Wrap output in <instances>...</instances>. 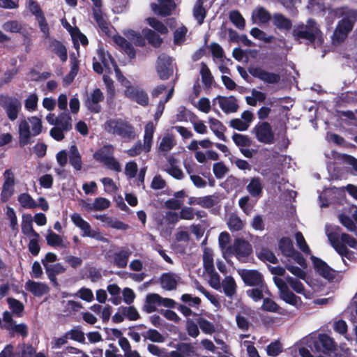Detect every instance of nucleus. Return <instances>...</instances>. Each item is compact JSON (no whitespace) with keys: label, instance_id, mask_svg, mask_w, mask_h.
Wrapping results in <instances>:
<instances>
[{"label":"nucleus","instance_id":"19","mask_svg":"<svg viewBox=\"0 0 357 357\" xmlns=\"http://www.w3.org/2000/svg\"><path fill=\"white\" fill-rule=\"evenodd\" d=\"M214 104H218L219 107L225 113L236 112L238 108L236 100L233 97H225L218 96L213 99Z\"/></svg>","mask_w":357,"mask_h":357},{"label":"nucleus","instance_id":"7","mask_svg":"<svg viewBox=\"0 0 357 357\" xmlns=\"http://www.w3.org/2000/svg\"><path fill=\"white\" fill-rule=\"evenodd\" d=\"M0 105L4 109L9 120L14 121L17 119L22 109V103L19 99L12 96H1Z\"/></svg>","mask_w":357,"mask_h":357},{"label":"nucleus","instance_id":"18","mask_svg":"<svg viewBox=\"0 0 357 357\" xmlns=\"http://www.w3.org/2000/svg\"><path fill=\"white\" fill-rule=\"evenodd\" d=\"M238 273L245 284L248 286H258L263 284L261 274L255 270L239 269Z\"/></svg>","mask_w":357,"mask_h":357},{"label":"nucleus","instance_id":"2","mask_svg":"<svg viewBox=\"0 0 357 357\" xmlns=\"http://www.w3.org/2000/svg\"><path fill=\"white\" fill-rule=\"evenodd\" d=\"M333 12L337 17H344V19L338 22L333 36V43H339L343 41L351 31L353 22L350 19L357 20V10L344 6L337 8Z\"/></svg>","mask_w":357,"mask_h":357},{"label":"nucleus","instance_id":"32","mask_svg":"<svg viewBox=\"0 0 357 357\" xmlns=\"http://www.w3.org/2000/svg\"><path fill=\"white\" fill-rule=\"evenodd\" d=\"M2 29L9 33H21L24 37L26 36L24 31L22 24L17 20H8L2 24Z\"/></svg>","mask_w":357,"mask_h":357},{"label":"nucleus","instance_id":"64","mask_svg":"<svg viewBox=\"0 0 357 357\" xmlns=\"http://www.w3.org/2000/svg\"><path fill=\"white\" fill-rule=\"evenodd\" d=\"M54 52L59 56L62 61H66L67 59V52L65 47L58 41L52 43Z\"/></svg>","mask_w":357,"mask_h":357},{"label":"nucleus","instance_id":"11","mask_svg":"<svg viewBox=\"0 0 357 357\" xmlns=\"http://www.w3.org/2000/svg\"><path fill=\"white\" fill-rule=\"evenodd\" d=\"M227 251L228 255H234L239 260H243L252 252V246L245 240L236 239Z\"/></svg>","mask_w":357,"mask_h":357},{"label":"nucleus","instance_id":"14","mask_svg":"<svg viewBox=\"0 0 357 357\" xmlns=\"http://www.w3.org/2000/svg\"><path fill=\"white\" fill-rule=\"evenodd\" d=\"M156 71L160 79L169 78L174 72L172 59L164 54L160 55L157 61Z\"/></svg>","mask_w":357,"mask_h":357},{"label":"nucleus","instance_id":"54","mask_svg":"<svg viewBox=\"0 0 357 357\" xmlns=\"http://www.w3.org/2000/svg\"><path fill=\"white\" fill-rule=\"evenodd\" d=\"M26 8L36 17V19L44 16L40 5L36 0H27L26 3Z\"/></svg>","mask_w":357,"mask_h":357},{"label":"nucleus","instance_id":"59","mask_svg":"<svg viewBox=\"0 0 357 357\" xmlns=\"http://www.w3.org/2000/svg\"><path fill=\"white\" fill-rule=\"evenodd\" d=\"M29 238L28 248L29 252L34 256L38 255L40 252V248L38 244L40 239V235L37 234V236H29Z\"/></svg>","mask_w":357,"mask_h":357},{"label":"nucleus","instance_id":"10","mask_svg":"<svg viewBox=\"0 0 357 357\" xmlns=\"http://www.w3.org/2000/svg\"><path fill=\"white\" fill-rule=\"evenodd\" d=\"M279 249L286 257L292 259L301 266L305 267V260L303 256L294 248L291 240L288 237H283L279 241Z\"/></svg>","mask_w":357,"mask_h":357},{"label":"nucleus","instance_id":"40","mask_svg":"<svg viewBox=\"0 0 357 357\" xmlns=\"http://www.w3.org/2000/svg\"><path fill=\"white\" fill-rule=\"evenodd\" d=\"M272 22L273 24L280 29L288 30L291 26V21L280 13L273 15Z\"/></svg>","mask_w":357,"mask_h":357},{"label":"nucleus","instance_id":"34","mask_svg":"<svg viewBox=\"0 0 357 357\" xmlns=\"http://www.w3.org/2000/svg\"><path fill=\"white\" fill-rule=\"evenodd\" d=\"M262 189V182L259 177L252 178L247 185V190L252 197L260 196Z\"/></svg>","mask_w":357,"mask_h":357},{"label":"nucleus","instance_id":"36","mask_svg":"<svg viewBox=\"0 0 357 357\" xmlns=\"http://www.w3.org/2000/svg\"><path fill=\"white\" fill-rule=\"evenodd\" d=\"M131 255L129 250H122L114 254V264L119 268H125L127 266L128 259Z\"/></svg>","mask_w":357,"mask_h":357},{"label":"nucleus","instance_id":"27","mask_svg":"<svg viewBox=\"0 0 357 357\" xmlns=\"http://www.w3.org/2000/svg\"><path fill=\"white\" fill-rule=\"evenodd\" d=\"M155 131V126L152 122H149L145 126L143 150L145 152H149L153 144V137Z\"/></svg>","mask_w":357,"mask_h":357},{"label":"nucleus","instance_id":"16","mask_svg":"<svg viewBox=\"0 0 357 357\" xmlns=\"http://www.w3.org/2000/svg\"><path fill=\"white\" fill-rule=\"evenodd\" d=\"M249 73L253 77L267 84H277L280 80V75L279 74L266 71L260 67L250 68Z\"/></svg>","mask_w":357,"mask_h":357},{"label":"nucleus","instance_id":"12","mask_svg":"<svg viewBox=\"0 0 357 357\" xmlns=\"http://www.w3.org/2000/svg\"><path fill=\"white\" fill-rule=\"evenodd\" d=\"M15 178L14 173L10 169H6L3 172V183L1 192V200L7 202L13 195Z\"/></svg>","mask_w":357,"mask_h":357},{"label":"nucleus","instance_id":"61","mask_svg":"<svg viewBox=\"0 0 357 357\" xmlns=\"http://www.w3.org/2000/svg\"><path fill=\"white\" fill-rule=\"evenodd\" d=\"M148 24L160 34H166L168 29L161 22L155 18H148L146 20Z\"/></svg>","mask_w":357,"mask_h":357},{"label":"nucleus","instance_id":"1","mask_svg":"<svg viewBox=\"0 0 357 357\" xmlns=\"http://www.w3.org/2000/svg\"><path fill=\"white\" fill-rule=\"evenodd\" d=\"M273 281L279 289L280 298L292 306L298 307L302 302L298 296L289 290L288 285L297 294H302L307 298H311L310 293L305 291L303 284L298 279L288 276L286 281H284L280 278L274 277Z\"/></svg>","mask_w":357,"mask_h":357},{"label":"nucleus","instance_id":"6","mask_svg":"<svg viewBox=\"0 0 357 357\" xmlns=\"http://www.w3.org/2000/svg\"><path fill=\"white\" fill-rule=\"evenodd\" d=\"M296 38H303L310 42L317 41L321 43L322 37L316 22L312 20H309L305 26H302L294 31Z\"/></svg>","mask_w":357,"mask_h":357},{"label":"nucleus","instance_id":"29","mask_svg":"<svg viewBox=\"0 0 357 357\" xmlns=\"http://www.w3.org/2000/svg\"><path fill=\"white\" fill-rule=\"evenodd\" d=\"M179 277L174 273H165L160 278L161 286L166 290H172L176 288Z\"/></svg>","mask_w":357,"mask_h":357},{"label":"nucleus","instance_id":"28","mask_svg":"<svg viewBox=\"0 0 357 357\" xmlns=\"http://www.w3.org/2000/svg\"><path fill=\"white\" fill-rule=\"evenodd\" d=\"M160 306V296L158 294H149L146 297V302L143 309L147 313H151Z\"/></svg>","mask_w":357,"mask_h":357},{"label":"nucleus","instance_id":"35","mask_svg":"<svg viewBox=\"0 0 357 357\" xmlns=\"http://www.w3.org/2000/svg\"><path fill=\"white\" fill-rule=\"evenodd\" d=\"M175 144L176 142L173 135L167 133L161 139L158 145V149L161 152L166 153L171 151Z\"/></svg>","mask_w":357,"mask_h":357},{"label":"nucleus","instance_id":"57","mask_svg":"<svg viewBox=\"0 0 357 357\" xmlns=\"http://www.w3.org/2000/svg\"><path fill=\"white\" fill-rule=\"evenodd\" d=\"M250 33L255 38L261 40L266 43L271 42L273 39V37L272 36L267 35L265 32L256 27L252 28L250 30Z\"/></svg>","mask_w":357,"mask_h":357},{"label":"nucleus","instance_id":"31","mask_svg":"<svg viewBox=\"0 0 357 357\" xmlns=\"http://www.w3.org/2000/svg\"><path fill=\"white\" fill-rule=\"evenodd\" d=\"M271 14L263 7L256 8L252 13L254 23L264 24L271 20Z\"/></svg>","mask_w":357,"mask_h":357},{"label":"nucleus","instance_id":"47","mask_svg":"<svg viewBox=\"0 0 357 357\" xmlns=\"http://www.w3.org/2000/svg\"><path fill=\"white\" fill-rule=\"evenodd\" d=\"M317 343L321 344L325 351H333L335 347L333 340L326 334L319 335Z\"/></svg>","mask_w":357,"mask_h":357},{"label":"nucleus","instance_id":"37","mask_svg":"<svg viewBox=\"0 0 357 357\" xmlns=\"http://www.w3.org/2000/svg\"><path fill=\"white\" fill-rule=\"evenodd\" d=\"M70 163L76 170H80L82 167V162L81 155L77 150V148L73 145L70 148Z\"/></svg>","mask_w":357,"mask_h":357},{"label":"nucleus","instance_id":"45","mask_svg":"<svg viewBox=\"0 0 357 357\" xmlns=\"http://www.w3.org/2000/svg\"><path fill=\"white\" fill-rule=\"evenodd\" d=\"M71 121L72 119L69 114L66 112H63L56 118V126L60 127L63 130L68 131L72 127Z\"/></svg>","mask_w":357,"mask_h":357},{"label":"nucleus","instance_id":"42","mask_svg":"<svg viewBox=\"0 0 357 357\" xmlns=\"http://www.w3.org/2000/svg\"><path fill=\"white\" fill-rule=\"evenodd\" d=\"M266 98L265 93L258 91L257 89H252L251 95L246 97V102L251 106H256L258 102H263Z\"/></svg>","mask_w":357,"mask_h":357},{"label":"nucleus","instance_id":"46","mask_svg":"<svg viewBox=\"0 0 357 357\" xmlns=\"http://www.w3.org/2000/svg\"><path fill=\"white\" fill-rule=\"evenodd\" d=\"M227 226L232 231L241 230L244 227L243 222L235 214H231L227 220Z\"/></svg>","mask_w":357,"mask_h":357},{"label":"nucleus","instance_id":"48","mask_svg":"<svg viewBox=\"0 0 357 357\" xmlns=\"http://www.w3.org/2000/svg\"><path fill=\"white\" fill-rule=\"evenodd\" d=\"M38 97L35 93H30L24 100V107L29 112L36 111L38 108Z\"/></svg>","mask_w":357,"mask_h":357},{"label":"nucleus","instance_id":"63","mask_svg":"<svg viewBox=\"0 0 357 357\" xmlns=\"http://www.w3.org/2000/svg\"><path fill=\"white\" fill-rule=\"evenodd\" d=\"M260 289L255 288L247 291V294L252 298L255 301L261 300L263 298V292H266V287L264 284H261Z\"/></svg>","mask_w":357,"mask_h":357},{"label":"nucleus","instance_id":"9","mask_svg":"<svg viewBox=\"0 0 357 357\" xmlns=\"http://www.w3.org/2000/svg\"><path fill=\"white\" fill-rule=\"evenodd\" d=\"M70 218L73 224L83 232L82 236L91 237L104 242L107 241L98 230L91 229L89 223L84 220L79 213H73Z\"/></svg>","mask_w":357,"mask_h":357},{"label":"nucleus","instance_id":"50","mask_svg":"<svg viewBox=\"0 0 357 357\" xmlns=\"http://www.w3.org/2000/svg\"><path fill=\"white\" fill-rule=\"evenodd\" d=\"M203 263L206 271H211L212 269H214L213 255L212 250L209 248H204V250Z\"/></svg>","mask_w":357,"mask_h":357},{"label":"nucleus","instance_id":"26","mask_svg":"<svg viewBox=\"0 0 357 357\" xmlns=\"http://www.w3.org/2000/svg\"><path fill=\"white\" fill-rule=\"evenodd\" d=\"M22 232L26 236H37L38 234L33 228V217L30 214H24L22 220Z\"/></svg>","mask_w":357,"mask_h":357},{"label":"nucleus","instance_id":"4","mask_svg":"<svg viewBox=\"0 0 357 357\" xmlns=\"http://www.w3.org/2000/svg\"><path fill=\"white\" fill-rule=\"evenodd\" d=\"M42 121L37 116L24 119L18 123L19 144L24 146L30 143L31 137L42 132Z\"/></svg>","mask_w":357,"mask_h":357},{"label":"nucleus","instance_id":"24","mask_svg":"<svg viewBox=\"0 0 357 357\" xmlns=\"http://www.w3.org/2000/svg\"><path fill=\"white\" fill-rule=\"evenodd\" d=\"M311 259L315 270L322 277L328 280L333 277V270L324 261L314 256H312Z\"/></svg>","mask_w":357,"mask_h":357},{"label":"nucleus","instance_id":"20","mask_svg":"<svg viewBox=\"0 0 357 357\" xmlns=\"http://www.w3.org/2000/svg\"><path fill=\"white\" fill-rule=\"evenodd\" d=\"M24 288L36 297H41L50 291V287L45 283L31 280L26 282Z\"/></svg>","mask_w":357,"mask_h":357},{"label":"nucleus","instance_id":"58","mask_svg":"<svg viewBox=\"0 0 357 357\" xmlns=\"http://www.w3.org/2000/svg\"><path fill=\"white\" fill-rule=\"evenodd\" d=\"M262 309L265 311L271 312H278L281 314H284L283 310H281L276 303L269 298H266L264 300Z\"/></svg>","mask_w":357,"mask_h":357},{"label":"nucleus","instance_id":"3","mask_svg":"<svg viewBox=\"0 0 357 357\" xmlns=\"http://www.w3.org/2000/svg\"><path fill=\"white\" fill-rule=\"evenodd\" d=\"M340 228L331 225L326 226V234L334 249L342 256L347 255V246L357 248V241L347 234L340 235Z\"/></svg>","mask_w":357,"mask_h":357},{"label":"nucleus","instance_id":"22","mask_svg":"<svg viewBox=\"0 0 357 357\" xmlns=\"http://www.w3.org/2000/svg\"><path fill=\"white\" fill-rule=\"evenodd\" d=\"M93 60H98L101 62L109 73H111L112 69L115 71V68H118L114 59L108 52L102 48L98 50L97 55L93 58Z\"/></svg>","mask_w":357,"mask_h":357},{"label":"nucleus","instance_id":"30","mask_svg":"<svg viewBox=\"0 0 357 357\" xmlns=\"http://www.w3.org/2000/svg\"><path fill=\"white\" fill-rule=\"evenodd\" d=\"M208 124L210 129L219 139L226 141L224 135L225 128L219 120L210 117L208 118Z\"/></svg>","mask_w":357,"mask_h":357},{"label":"nucleus","instance_id":"53","mask_svg":"<svg viewBox=\"0 0 357 357\" xmlns=\"http://www.w3.org/2000/svg\"><path fill=\"white\" fill-rule=\"evenodd\" d=\"M295 240L296 242V245L304 254L310 255V249L301 232L297 231L295 234Z\"/></svg>","mask_w":357,"mask_h":357},{"label":"nucleus","instance_id":"44","mask_svg":"<svg viewBox=\"0 0 357 357\" xmlns=\"http://www.w3.org/2000/svg\"><path fill=\"white\" fill-rule=\"evenodd\" d=\"M47 243L52 247H61V248H66L67 245L63 242L62 238L53 232L52 230H48L47 234L46 236Z\"/></svg>","mask_w":357,"mask_h":357},{"label":"nucleus","instance_id":"23","mask_svg":"<svg viewBox=\"0 0 357 357\" xmlns=\"http://www.w3.org/2000/svg\"><path fill=\"white\" fill-rule=\"evenodd\" d=\"M95 218L104 223L105 227H109L119 230H126L128 225L119 220L116 218L108 216L107 215H96Z\"/></svg>","mask_w":357,"mask_h":357},{"label":"nucleus","instance_id":"60","mask_svg":"<svg viewBox=\"0 0 357 357\" xmlns=\"http://www.w3.org/2000/svg\"><path fill=\"white\" fill-rule=\"evenodd\" d=\"M258 257L263 260L268 262L275 264L277 262V257L275 255L269 250L266 248H262L257 252Z\"/></svg>","mask_w":357,"mask_h":357},{"label":"nucleus","instance_id":"62","mask_svg":"<svg viewBox=\"0 0 357 357\" xmlns=\"http://www.w3.org/2000/svg\"><path fill=\"white\" fill-rule=\"evenodd\" d=\"M110 206V201L105 197L96 198L93 202V211H103Z\"/></svg>","mask_w":357,"mask_h":357},{"label":"nucleus","instance_id":"15","mask_svg":"<svg viewBox=\"0 0 357 357\" xmlns=\"http://www.w3.org/2000/svg\"><path fill=\"white\" fill-rule=\"evenodd\" d=\"M4 324L3 327L6 328L11 335L17 333L22 337H26L28 335V327L24 324H15L13 322L12 315L9 312H4L3 315Z\"/></svg>","mask_w":357,"mask_h":357},{"label":"nucleus","instance_id":"43","mask_svg":"<svg viewBox=\"0 0 357 357\" xmlns=\"http://www.w3.org/2000/svg\"><path fill=\"white\" fill-rule=\"evenodd\" d=\"M204 0H197L193 7V16L199 24H202L206 17V10L203 8Z\"/></svg>","mask_w":357,"mask_h":357},{"label":"nucleus","instance_id":"55","mask_svg":"<svg viewBox=\"0 0 357 357\" xmlns=\"http://www.w3.org/2000/svg\"><path fill=\"white\" fill-rule=\"evenodd\" d=\"M8 303L10 309L16 316L22 317L24 310V305L20 301L15 298H8Z\"/></svg>","mask_w":357,"mask_h":357},{"label":"nucleus","instance_id":"39","mask_svg":"<svg viewBox=\"0 0 357 357\" xmlns=\"http://www.w3.org/2000/svg\"><path fill=\"white\" fill-rule=\"evenodd\" d=\"M113 40L116 44L124 50L125 52L130 58H133L135 56V52L133 47L124 38L120 36H114Z\"/></svg>","mask_w":357,"mask_h":357},{"label":"nucleus","instance_id":"21","mask_svg":"<svg viewBox=\"0 0 357 357\" xmlns=\"http://www.w3.org/2000/svg\"><path fill=\"white\" fill-rule=\"evenodd\" d=\"M175 7L176 3L174 0H158V4L151 5V8L155 13L164 16L170 15Z\"/></svg>","mask_w":357,"mask_h":357},{"label":"nucleus","instance_id":"49","mask_svg":"<svg viewBox=\"0 0 357 357\" xmlns=\"http://www.w3.org/2000/svg\"><path fill=\"white\" fill-rule=\"evenodd\" d=\"M142 33L153 46L158 47L162 43V38L152 30L145 29L142 31Z\"/></svg>","mask_w":357,"mask_h":357},{"label":"nucleus","instance_id":"8","mask_svg":"<svg viewBox=\"0 0 357 357\" xmlns=\"http://www.w3.org/2000/svg\"><path fill=\"white\" fill-rule=\"evenodd\" d=\"M258 142L264 144H272L275 142V134L271 126L268 122L257 123L252 130Z\"/></svg>","mask_w":357,"mask_h":357},{"label":"nucleus","instance_id":"51","mask_svg":"<svg viewBox=\"0 0 357 357\" xmlns=\"http://www.w3.org/2000/svg\"><path fill=\"white\" fill-rule=\"evenodd\" d=\"M20 205L26 208H35L38 206L37 202L27 193H22L18 197Z\"/></svg>","mask_w":357,"mask_h":357},{"label":"nucleus","instance_id":"52","mask_svg":"<svg viewBox=\"0 0 357 357\" xmlns=\"http://www.w3.org/2000/svg\"><path fill=\"white\" fill-rule=\"evenodd\" d=\"M115 73L117 80L125 88L124 95L127 96L128 91L134 90L137 86H133L131 84V82L121 74V72L119 68H115Z\"/></svg>","mask_w":357,"mask_h":357},{"label":"nucleus","instance_id":"13","mask_svg":"<svg viewBox=\"0 0 357 357\" xmlns=\"http://www.w3.org/2000/svg\"><path fill=\"white\" fill-rule=\"evenodd\" d=\"M14 347L12 344H8L0 353V357H33L35 351L31 345H19L17 351L13 352Z\"/></svg>","mask_w":357,"mask_h":357},{"label":"nucleus","instance_id":"38","mask_svg":"<svg viewBox=\"0 0 357 357\" xmlns=\"http://www.w3.org/2000/svg\"><path fill=\"white\" fill-rule=\"evenodd\" d=\"M94 18L103 33L108 35L110 33V25L104 18L100 9H93Z\"/></svg>","mask_w":357,"mask_h":357},{"label":"nucleus","instance_id":"25","mask_svg":"<svg viewBox=\"0 0 357 357\" xmlns=\"http://www.w3.org/2000/svg\"><path fill=\"white\" fill-rule=\"evenodd\" d=\"M126 97L143 107L149 104L147 93L139 87H136L134 90L128 91Z\"/></svg>","mask_w":357,"mask_h":357},{"label":"nucleus","instance_id":"17","mask_svg":"<svg viewBox=\"0 0 357 357\" xmlns=\"http://www.w3.org/2000/svg\"><path fill=\"white\" fill-rule=\"evenodd\" d=\"M104 99V95L99 89H96L87 97L84 104L86 108L91 112L99 113L101 110L100 102Z\"/></svg>","mask_w":357,"mask_h":357},{"label":"nucleus","instance_id":"56","mask_svg":"<svg viewBox=\"0 0 357 357\" xmlns=\"http://www.w3.org/2000/svg\"><path fill=\"white\" fill-rule=\"evenodd\" d=\"M229 19L237 28L240 29L245 28V20L238 11H231L229 13Z\"/></svg>","mask_w":357,"mask_h":357},{"label":"nucleus","instance_id":"41","mask_svg":"<svg viewBox=\"0 0 357 357\" xmlns=\"http://www.w3.org/2000/svg\"><path fill=\"white\" fill-rule=\"evenodd\" d=\"M222 285L224 292L227 296L232 297L236 294V284L232 277H225L222 280Z\"/></svg>","mask_w":357,"mask_h":357},{"label":"nucleus","instance_id":"33","mask_svg":"<svg viewBox=\"0 0 357 357\" xmlns=\"http://www.w3.org/2000/svg\"><path fill=\"white\" fill-rule=\"evenodd\" d=\"M114 148L111 145L105 146L93 154L97 161L105 163L113 156Z\"/></svg>","mask_w":357,"mask_h":357},{"label":"nucleus","instance_id":"5","mask_svg":"<svg viewBox=\"0 0 357 357\" xmlns=\"http://www.w3.org/2000/svg\"><path fill=\"white\" fill-rule=\"evenodd\" d=\"M104 128L107 132L124 138L132 139L135 137L133 127L121 119H109L105 122Z\"/></svg>","mask_w":357,"mask_h":357}]
</instances>
